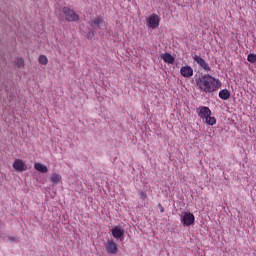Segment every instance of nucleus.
I'll list each match as a JSON object with an SVG mask.
<instances>
[{"label":"nucleus","instance_id":"f257e3e1","mask_svg":"<svg viewBox=\"0 0 256 256\" xmlns=\"http://www.w3.org/2000/svg\"><path fill=\"white\" fill-rule=\"evenodd\" d=\"M196 85L199 90L209 94L220 89L221 82L209 74H203L196 79Z\"/></svg>","mask_w":256,"mask_h":256},{"label":"nucleus","instance_id":"f03ea898","mask_svg":"<svg viewBox=\"0 0 256 256\" xmlns=\"http://www.w3.org/2000/svg\"><path fill=\"white\" fill-rule=\"evenodd\" d=\"M198 117L202 120H205L207 125H216L217 120L214 116H212V110H210L209 107H199Z\"/></svg>","mask_w":256,"mask_h":256},{"label":"nucleus","instance_id":"7ed1b4c3","mask_svg":"<svg viewBox=\"0 0 256 256\" xmlns=\"http://www.w3.org/2000/svg\"><path fill=\"white\" fill-rule=\"evenodd\" d=\"M62 12L64 14L65 21L78 22L80 20V16L70 7L64 6L62 8Z\"/></svg>","mask_w":256,"mask_h":256},{"label":"nucleus","instance_id":"20e7f679","mask_svg":"<svg viewBox=\"0 0 256 256\" xmlns=\"http://www.w3.org/2000/svg\"><path fill=\"white\" fill-rule=\"evenodd\" d=\"M193 60L198 64L199 69L205 71L206 73L212 71V68H210L208 62H206L205 59L202 58L200 55H193Z\"/></svg>","mask_w":256,"mask_h":256},{"label":"nucleus","instance_id":"39448f33","mask_svg":"<svg viewBox=\"0 0 256 256\" xmlns=\"http://www.w3.org/2000/svg\"><path fill=\"white\" fill-rule=\"evenodd\" d=\"M105 250L109 255H116L119 252V248L113 239H108V241H106Z\"/></svg>","mask_w":256,"mask_h":256},{"label":"nucleus","instance_id":"423d86ee","mask_svg":"<svg viewBox=\"0 0 256 256\" xmlns=\"http://www.w3.org/2000/svg\"><path fill=\"white\" fill-rule=\"evenodd\" d=\"M160 26V16L158 14H152L148 19V27L155 30Z\"/></svg>","mask_w":256,"mask_h":256},{"label":"nucleus","instance_id":"0eeeda50","mask_svg":"<svg viewBox=\"0 0 256 256\" xmlns=\"http://www.w3.org/2000/svg\"><path fill=\"white\" fill-rule=\"evenodd\" d=\"M182 223L184 226H192L195 223V215L185 212L184 217H182Z\"/></svg>","mask_w":256,"mask_h":256},{"label":"nucleus","instance_id":"6e6552de","mask_svg":"<svg viewBox=\"0 0 256 256\" xmlns=\"http://www.w3.org/2000/svg\"><path fill=\"white\" fill-rule=\"evenodd\" d=\"M12 167H14L15 171L20 173L27 171V165L22 159L15 160L14 164H12Z\"/></svg>","mask_w":256,"mask_h":256},{"label":"nucleus","instance_id":"1a4fd4ad","mask_svg":"<svg viewBox=\"0 0 256 256\" xmlns=\"http://www.w3.org/2000/svg\"><path fill=\"white\" fill-rule=\"evenodd\" d=\"M125 233V230L123 228H120L119 226H114L112 229V236L114 239H121L123 238Z\"/></svg>","mask_w":256,"mask_h":256},{"label":"nucleus","instance_id":"9d476101","mask_svg":"<svg viewBox=\"0 0 256 256\" xmlns=\"http://www.w3.org/2000/svg\"><path fill=\"white\" fill-rule=\"evenodd\" d=\"M181 76H184L185 78H191L193 76V69L191 66H184L180 70Z\"/></svg>","mask_w":256,"mask_h":256},{"label":"nucleus","instance_id":"9b49d317","mask_svg":"<svg viewBox=\"0 0 256 256\" xmlns=\"http://www.w3.org/2000/svg\"><path fill=\"white\" fill-rule=\"evenodd\" d=\"M162 61H164L166 64H174L175 58L169 54L168 52L161 55Z\"/></svg>","mask_w":256,"mask_h":256},{"label":"nucleus","instance_id":"f8f14e48","mask_svg":"<svg viewBox=\"0 0 256 256\" xmlns=\"http://www.w3.org/2000/svg\"><path fill=\"white\" fill-rule=\"evenodd\" d=\"M104 23V18L103 16H97L96 18H93L91 22V26L96 29L100 28V25Z\"/></svg>","mask_w":256,"mask_h":256},{"label":"nucleus","instance_id":"ddd939ff","mask_svg":"<svg viewBox=\"0 0 256 256\" xmlns=\"http://www.w3.org/2000/svg\"><path fill=\"white\" fill-rule=\"evenodd\" d=\"M49 180L53 185H57L62 182V176L57 173H52L51 176L49 177Z\"/></svg>","mask_w":256,"mask_h":256},{"label":"nucleus","instance_id":"4468645a","mask_svg":"<svg viewBox=\"0 0 256 256\" xmlns=\"http://www.w3.org/2000/svg\"><path fill=\"white\" fill-rule=\"evenodd\" d=\"M34 168L36 171H39L42 174H46L48 172V168L45 164H42L40 162L35 163Z\"/></svg>","mask_w":256,"mask_h":256},{"label":"nucleus","instance_id":"2eb2a0df","mask_svg":"<svg viewBox=\"0 0 256 256\" xmlns=\"http://www.w3.org/2000/svg\"><path fill=\"white\" fill-rule=\"evenodd\" d=\"M219 98H221L223 101H228L230 98V92L228 89H222L221 91H219L218 94Z\"/></svg>","mask_w":256,"mask_h":256},{"label":"nucleus","instance_id":"dca6fc26","mask_svg":"<svg viewBox=\"0 0 256 256\" xmlns=\"http://www.w3.org/2000/svg\"><path fill=\"white\" fill-rule=\"evenodd\" d=\"M38 62L39 64L46 66L48 64V59L46 55H40L38 58Z\"/></svg>","mask_w":256,"mask_h":256},{"label":"nucleus","instance_id":"f3484780","mask_svg":"<svg viewBox=\"0 0 256 256\" xmlns=\"http://www.w3.org/2000/svg\"><path fill=\"white\" fill-rule=\"evenodd\" d=\"M247 61H249L250 64H256V54L250 53L247 55Z\"/></svg>","mask_w":256,"mask_h":256},{"label":"nucleus","instance_id":"a211bd4d","mask_svg":"<svg viewBox=\"0 0 256 256\" xmlns=\"http://www.w3.org/2000/svg\"><path fill=\"white\" fill-rule=\"evenodd\" d=\"M15 64L18 68L25 67V61L23 60V58L16 59Z\"/></svg>","mask_w":256,"mask_h":256},{"label":"nucleus","instance_id":"6ab92c4d","mask_svg":"<svg viewBox=\"0 0 256 256\" xmlns=\"http://www.w3.org/2000/svg\"><path fill=\"white\" fill-rule=\"evenodd\" d=\"M139 195H140V198H141L142 201L147 200V193L146 192L140 191Z\"/></svg>","mask_w":256,"mask_h":256},{"label":"nucleus","instance_id":"aec40b11","mask_svg":"<svg viewBox=\"0 0 256 256\" xmlns=\"http://www.w3.org/2000/svg\"><path fill=\"white\" fill-rule=\"evenodd\" d=\"M158 207H160V212H161V213H164V212H165L164 207H163L161 204H158Z\"/></svg>","mask_w":256,"mask_h":256},{"label":"nucleus","instance_id":"412c9836","mask_svg":"<svg viewBox=\"0 0 256 256\" xmlns=\"http://www.w3.org/2000/svg\"><path fill=\"white\" fill-rule=\"evenodd\" d=\"M9 240H10V241H17V238H15V237H10Z\"/></svg>","mask_w":256,"mask_h":256}]
</instances>
